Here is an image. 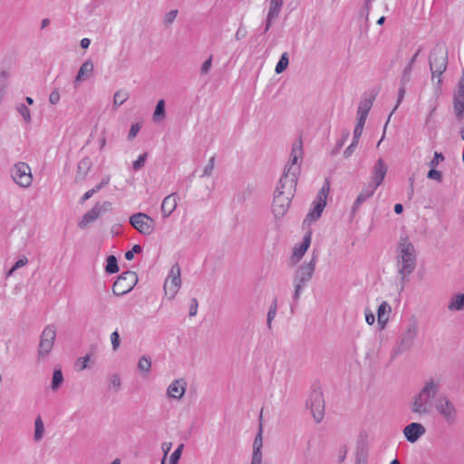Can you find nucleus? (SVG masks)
<instances>
[{"instance_id":"1","label":"nucleus","mask_w":464,"mask_h":464,"mask_svg":"<svg viewBox=\"0 0 464 464\" xmlns=\"http://www.w3.org/2000/svg\"><path fill=\"white\" fill-rule=\"evenodd\" d=\"M303 157V140L299 137L292 144L289 161L285 167L275 191L272 211L276 218H283L290 207L296 188Z\"/></svg>"},{"instance_id":"2","label":"nucleus","mask_w":464,"mask_h":464,"mask_svg":"<svg viewBox=\"0 0 464 464\" xmlns=\"http://www.w3.org/2000/svg\"><path fill=\"white\" fill-rule=\"evenodd\" d=\"M397 266L400 276V291L404 289L405 283L409 281V276L416 268V252L414 246L408 237H401L397 246Z\"/></svg>"},{"instance_id":"3","label":"nucleus","mask_w":464,"mask_h":464,"mask_svg":"<svg viewBox=\"0 0 464 464\" xmlns=\"http://www.w3.org/2000/svg\"><path fill=\"white\" fill-rule=\"evenodd\" d=\"M441 382L440 379L430 378L421 390L414 396L411 410L412 412L422 415L430 411L434 405L436 397L440 390Z\"/></svg>"},{"instance_id":"4","label":"nucleus","mask_w":464,"mask_h":464,"mask_svg":"<svg viewBox=\"0 0 464 464\" xmlns=\"http://www.w3.org/2000/svg\"><path fill=\"white\" fill-rule=\"evenodd\" d=\"M317 259L318 254L314 251L312 259L307 263H303L295 270L293 276V285L295 287L293 298L295 302H298L303 290L306 286L307 283L312 279Z\"/></svg>"},{"instance_id":"5","label":"nucleus","mask_w":464,"mask_h":464,"mask_svg":"<svg viewBox=\"0 0 464 464\" xmlns=\"http://www.w3.org/2000/svg\"><path fill=\"white\" fill-rule=\"evenodd\" d=\"M430 68L432 74V82L440 85L441 82L440 76L447 69L448 64V52L444 45L436 44L430 52Z\"/></svg>"},{"instance_id":"6","label":"nucleus","mask_w":464,"mask_h":464,"mask_svg":"<svg viewBox=\"0 0 464 464\" xmlns=\"http://www.w3.org/2000/svg\"><path fill=\"white\" fill-rule=\"evenodd\" d=\"M10 177L14 184L21 188H29L33 183V174L31 167L24 161H18L11 166L9 169Z\"/></svg>"},{"instance_id":"7","label":"nucleus","mask_w":464,"mask_h":464,"mask_svg":"<svg viewBox=\"0 0 464 464\" xmlns=\"http://www.w3.org/2000/svg\"><path fill=\"white\" fill-rule=\"evenodd\" d=\"M435 409L444 421L453 425L458 420V411L454 403L446 396H439L434 402Z\"/></svg>"},{"instance_id":"8","label":"nucleus","mask_w":464,"mask_h":464,"mask_svg":"<svg viewBox=\"0 0 464 464\" xmlns=\"http://www.w3.org/2000/svg\"><path fill=\"white\" fill-rule=\"evenodd\" d=\"M138 282V276L133 271L121 273L112 285V292L115 295H123L130 292Z\"/></svg>"},{"instance_id":"9","label":"nucleus","mask_w":464,"mask_h":464,"mask_svg":"<svg viewBox=\"0 0 464 464\" xmlns=\"http://www.w3.org/2000/svg\"><path fill=\"white\" fill-rule=\"evenodd\" d=\"M130 224L143 236H150L155 230L154 219L142 212L131 215Z\"/></svg>"},{"instance_id":"10","label":"nucleus","mask_w":464,"mask_h":464,"mask_svg":"<svg viewBox=\"0 0 464 464\" xmlns=\"http://www.w3.org/2000/svg\"><path fill=\"white\" fill-rule=\"evenodd\" d=\"M329 192V185L324 184L319 190L316 199L314 201V208L306 215L304 224L310 225L312 222L316 221L322 215L324 208L326 205L327 194Z\"/></svg>"},{"instance_id":"11","label":"nucleus","mask_w":464,"mask_h":464,"mask_svg":"<svg viewBox=\"0 0 464 464\" xmlns=\"http://www.w3.org/2000/svg\"><path fill=\"white\" fill-rule=\"evenodd\" d=\"M56 337V329L55 326L53 324H49L45 326V328L43 330L41 336H40V342H39V347H38V359H44L52 351L54 341Z\"/></svg>"},{"instance_id":"12","label":"nucleus","mask_w":464,"mask_h":464,"mask_svg":"<svg viewBox=\"0 0 464 464\" xmlns=\"http://www.w3.org/2000/svg\"><path fill=\"white\" fill-rule=\"evenodd\" d=\"M181 285L180 268L178 264L172 266L168 277L164 283L165 294L170 299L174 298L178 294Z\"/></svg>"},{"instance_id":"13","label":"nucleus","mask_w":464,"mask_h":464,"mask_svg":"<svg viewBox=\"0 0 464 464\" xmlns=\"http://www.w3.org/2000/svg\"><path fill=\"white\" fill-rule=\"evenodd\" d=\"M313 418L316 423L321 422L324 417V399L320 391H314L307 401Z\"/></svg>"},{"instance_id":"14","label":"nucleus","mask_w":464,"mask_h":464,"mask_svg":"<svg viewBox=\"0 0 464 464\" xmlns=\"http://www.w3.org/2000/svg\"><path fill=\"white\" fill-rule=\"evenodd\" d=\"M111 206V204L109 201H104L102 204L99 202L96 203L92 209L83 215L82 218L78 223L79 227L84 229L90 223L97 220L102 213L110 210Z\"/></svg>"},{"instance_id":"15","label":"nucleus","mask_w":464,"mask_h":464,"mask_svg":"<svg viewBox=\"0 0 464 464\" xmlns=\"http://www.w3.org/2000/svg\"><path fill=\"white\" fill-rule=\"evenodd\" d=\"M418 335V325L416 322H411L407 324L405 329L401 334L399 343V351L404 352L409 350L414 343Z\"/></svg>"},{"instance_id":"16","label":"nucleus","mask_w":464,"mask_h":464,"mask_svg":"<svg viewBox=\"0 0 464 464\" xmlns=\"http://www.w3.org/2000/svg\"><path fill=\"white\" fill-rule=\"evenodd\" d=\"M388 171L385 161L380 158L372 169V185L378 188L383 181Z\"/></svg>"},{"instance_id":"17","label":"nucleus","mask_w":464,"mask_h":464,"mask_svg":"<svg viewBox=\"0 0 464 464\" xmlns=\"http://www.w3.org/2000/svg\"><path fill=\"white\" fill-rule=\"evenodd\" d=\"M425 432V427L419 422H411L403 429L405 438L411 443L416 442Z\"/></svg>"},{"instance_id":"18","label":"nucleus","mask_w":464,"mask_h":464,"mask_svg":"<svg viewBox=\"0 0 464 464\" xmlns=\"http://www.w3.org/2000/svg\"><path fill=\"white\" fill-rule=\"evenodd\" d=\"M311 240L312 231L308 230L303 238V242L299 246H295L293 250V254L291 256V262L293 264H296L302 259V257L304 256L305 252L307 251L311 245Z\"/></svg>"},{"instance_id":"19","label":"nucleus","mask_w":464,"mask_h":464,"mask_svg":"<svg viewBox=\"0 0 464 464\" xmlns=\"http://www.w3.org/2000/svg\"><path fill=\"white\" fill-rule=\"evenodd\" d=\"M178 199L179 196L176 192H173L163 198L160 207L163 218H169L174 212L178 206Z\"/></svg>"},{"instance_id":"20","label":"nucleus","mask_w":464,"mask_h":464,"mask_svg":"<svg viewBox=\"0 0 464 464\" xmlns=\"http://www.w3.org/2000/svg\"><path fill=\"white\" fill-rule=\"evenodd\" d=\"M187 382L183 379L174 380L167 389V394L172 399L180 400L186 392Z\"/></svg>"},{"instance_id":"21","label":"nucleus","mask_w":464,"mask_h":464,"mask_svg":"<svg viewBox=\"0 0 464 464\" xmlns=\"http://www.w3.org/2000/svg\"><path fill=\"white\" fill-rule=\"evenodd\" d=\"M391 313L392 307L390 304L386 301L382 302L377 310V321L381 329L385 328Z\"/></svg>"},{"instance_id":"22","label":"nucleus","mask_w":464,"mask_h":464,"mask_svg":"<svg viewBox=\"0 0 464 464\" xmlns=\"http://www.w3.org/2000/svg\"><path fill=\"white\" fill-rule=\"evenodd\" d=\"M376 189H377V188H375L372 184H369L368 186L364 187L361 190V192L359 193V195L357 196V198L355 199V201L353 203V211L355 212L364 201H366L369 198H371L374 194Z\"/></svg>"},{"instance_id":"23","label":"nucleus","mask_w":464,"mask_h":464,"mask_svg":"<svg viewBox=\"0 0 464 464\" xmlns=\"http://www.w3.org/2000/svg\"><path fill=\"white\" fill-rule=\"evenodd\" d=\"M450 312H459L464 310V294L459 293L454 295L447 306Z\"/></svg>"},{"instance_id":"24","label":"nucleus","mask_w":464,"mask_h":464,"mask_svg":"<svg viewBox=\"0 0 464 464\" xmlns=\"http://www.w3.org/2000/svg\"><path fill=\"white\" fill-rule=\"evenodd\" d=\"M92 160L90 158H83L77 166L76 179L82 180L87 176L92 168Z\"/></svg>"},{"instance_id":"25","label":"nucleus","mask_w":464,"mask_h":464,"mask_svg":"<svg viewBox=\"0 0 464 464\" xmlns=\"http://www.w3.org/2000/svg\"><path fill=\"white\" fill-rule=\"evenodd\" d=\"M93 72V63L91 60L85 61L80 67L75 81L80 82H82L85 76H89Z\"/></svg>"},{"instance_id":"26","label":"nucleus","mask_w":464,"mask_h":464,"mask_svg":"<svg viewBox=\"0 0 464 464\" xmlns=\"http://www.w3.org/2000/svg\"><path fill=\"white\" fill-rule=\"evenodd\" d=\"M453 108L459 121L464 119V97L454 96Z\"/></svg>"},{"instance_id":"27","label":"nucleus","mask_w":464,"mask_h":464,"mask_svg":"<svg viewBox=\"0 0 464 464\" xmlns=\"http://www.w3.org/2000/svg\"><path fill=\"white\" fill-rule=\"evenodd\" d=\"M263 437H262V427L260 426L258 433L256 435L253 442V453L252 456H263Z\"/></svg>"},{"instance_id":"28","label":"nucleus","mask_w":464,"mask_h":464,"mask_svg":"<svg viewBox=\"0 0 464 464\" xmlns=\"http://www.w3.org/2000/svg\"><path fill=\"white\" fill-rule=\"evenodd\" d=\"M283 5L282 0H271L267 15L271 18H277Z\"/></svg>"},{"instance_id":"29","label":"nucleus","mask_w":464,"mask_h":464,"mask_svg":"<svg viewBox=\"0 0 464 464\" xmlns=\"http://www.w3.org/2000/svg\"><path fill=\"white\" fill-rule=\"evenodd\" d=\"M129 92L126 90H119L113 95V106L119 107L129 99Z\"/></svg>"},{"instance_id":"30","label":"nucleus","mask_w":464,"mask_h":464,"mask_svg":"<svg viewBox=\"0 0 464 464\" xmlns=\"http://www.w3.org/2000/svg\"><path fill=\"white\" fill-rule=\"evenodd\" d=\"M151 368V359L150 356L143 355L138 362V369L140 372L148 374Z\"/></svg>"},{"instance_id":"31","label":"nucleus","mask_w":464,"mask_h":464,"mask_svg":"<svg viewBox=\"0 0 464 464\" xmlns=\"http://www.w3.org/2000/svg\"><path fill=\"white\" fill-rule=\"evenodd\" d=\"M165 118V102L164 100H160L157 102L155 111L153 112V120L155 121H160Z\"/></svg>"},{"instance_id":"32","label":"nucleus","mask_w":464,"mask_h":464,"mask_svg":"<svg viewBox=\"0 0 464 464\" xmlns=\"http://www.w3.org/2000/svg\"><path fill=\"white\" fill-rule=\"evenodd\" d=\"M107 265H106V267H105V271L106 273L108 274H115L119 271V266H118V261H117V258L114 256H109L107 257Z\"/></svg>"},{"instance_id":"33","label":"nucleus","mask_w":464,"mask_h":464,"mask_svg":"<svg viewBox=\"0 0 464 464\" xmlns=\"http://www.w3.org/2000/svg\"><path fill=\"white\" fill-rule=\"evenodd\" d=\"M288 63H289L288 53H282L278 63L276 65V69H275L276 72L277 74L282 73L287 68Z\"/></svg>"},{"instance_id":"34","label":"nucleus","mask_w":464,"mask_h":464,"mask_svg":"<svg viewBox=\"0 0 464 464\" xmlns=\"http://www.w3.org/2000/svg\"><path fill=\"white\" fill-rule=\"evenodd\" d=\"M44 431V426L40 417H38L34 421V440L38 441L43 438Z\"/></svg>"},{"instance_id":"35","label":"nucleus","mask_w":464,"mask_h":464,"mask_svg":"<svg viewBox=\"0 0 464 464\" xmlns=\"http://www.w3.org/2000/svg\"><path fill=\"white\" fill-rule=\"evenodd\" d=\"M16 110L25 123L28 124L31 122V121H32L31 112H30L29 108L25 104L17 105Z\"/></svg>"},{"instance_id":"36","label":"nucleus","mask_w":464,"mask_h":464,"mask_svg":"<svg viewBox=\"0 0 464 464\" xmlns=\"http://www.w3.org/2000/svg\"><path fill=\"white\" fill-rule=\"evenodd\" d=\"M277 312V303L276 300H274L273 303L270 304L268 312H267V318H266V324L267 327L271 329L272 326V321L275 319Z\"/></svg>"},{"instance_id":"37","label":"nucleus","mask_w":464,"mask_h":464,"mask_svg":"<svg viewBox=\"0 0 464 464\" xmlns=\"http://www.w3.org/2000/svg\"><path fill=\"white\" fill-rule=\"evenodd\" d=\"M375 99V95L370 94L369 96H364L359 105V108L367 111H371L372 107L373 101Z\"/></svg>"},{"instance_id":"38","label":"nucleus","mask_w":464,"mask_h":464,"mask_svg":"<svg viewBox=\"0 0 464 464\" xmlns=\"http://www.w3.org/2000/svg\"><path fill=\"white\" fill-rule=\"evenodd\" d=\"M349 136V130H346L343 132L342 138L337 141L335 148L330 153L332 157L335 156L339 152V150L343 146Z\"/></svg>"},{"instance_id":"39","label":"nucleus","mask_w":464,"mask_h":464,"mask_svg":"<svg viewBox=\"0 0 464 464\" xmlns=\"http://www.w3.org/2000/svg\"><path fill=\"white\" fill-rule=\"evenodd\" d=\"M63 381V372L61 370H54L52 380V389L57 390Z\"/></svg>"},{"instance_id":"40","label":"nucleus","mask_w":464,"mask_h":464,"mask_svg":"<svg viewBox=\"0 0 464 464\" xmlns=\"http://www.w3.org/2000/svg\"><path fill=\"white\" fill-rule=\"evenodd\" d=\"M214 168H215V156H212L208 160V162L206 165V167L204 168L201 177H210L213 173Z\"/></svg>"},{"instance_id":"41","label":"nucleus","mask_w":464,"mask_h":464,"mask_svg":"<svg viewBox=\"0 0 464 464\" xmlns=\"http://www.w3.org/2000/svg\"><path fill=\"white\" fill-rule=\"evenodd\" d=\"M183 447V444L179 445V447L171 453L169 457V464H178L181 457Z\"/></svg>"},{"instance_id":"42","label":"nucleus","mask_w":464,"mask_h":464,"mask_svg":"<svg viewBox=\"0 0 464 464\" xmlns=\"http://www.w3.org/2000/svg\"><path fill=\"white\" fill-rule=\"evenodd\" d=\"M110 385L113 387L115 392L120 391L121 387V381L117 373H113L109 378Z\"/></svg>"},{"instance_id":"43","label":"nucleus","mask_w":464,"mask_h":464,"mask_svg":"<svg viewBox=\"0 0 464 464\" xmlns=\"http://www.w3.org/2000/svg\"><path fill=\"white\" fill-rule=\"evenodd\" d=\"M359 143V140H354L353 137L352 143L344 150L343 156L345 159L350 158L353 153L354 152L355 149L357 148Z\"/></svg>"},{"instance_id":"44","label":"nucleus","mask_w":464,"mask_h":464,"mask_svg":"<svg viewBox=\"0 0 464 464\" xmlns=\"http://www.w3.org/2000/svg\"><path fill=\"white\" fill-rule=\"evenodd\" d=\"M147 160V153L140 154L136 160L133 161L132 167L135 170L141 169Z\"/></svg>"},{"instance_id":"45","label":"nucleus","mask_w":464,"mask_h":464,"mask_svg":"<svg viewBox=\"0 0 464 464\" xmlns=\"http://www.w3.org/2000/svg\"><path fill=\"white\" fill-rule=\"evenodd\" d=\"M9 77V72L6 71L0 72V93L4 94L5 88L7 84V80Z\"/></svg>"},{"instance_id":"46","label":"nucleus","mask_w":464,"mask_h":464,"mask_svg":"<svg viewBox=\"0 0 464 464\" xmlns=\"http://www.w3.org/2000/svg\"><path fill=\"white\" fill-rule=\"evenodd\" d=\"M111 342L112 349L114 351H117L121 344L120 334H119L118 331H114L113 333L111 334Z\"/></svg>"},{"instance_id":"47","label":"nucleus","mask_w":464,"mask_h":464,"mask_svg":"<svg viewBox=\"0 0 464 464\" xmlns=\"http://www.w3.org/2000/svg\"><path fill=\"white\" fill-rule=\"evenodd\" d=\"M178 13L179 12L176 9L168 12L164 16V24L167 25L171 24L175 21Z\"/></svg>"},{"instance_id":"48","label":"nucleus","mask_w":464,"mask_h":464,"mask_svg":"<svg viewBox=\"0 0 464 464\" xmlns=\"http://www.w3.org/2000/svg\"><path fill=\"white\" fill-rule=\"evenodd\" d=\"M364 124H365L364 121H360L357 120V124L353 130V135L354 140H360V137L362 136V133L363 130Z\"/></svg>"},{"instance_id":"49","label":"nucleus","mask_w":464,"mask_h":464,"mask_svg":"<svg viewBox=\"0 0 464 464\" xmlns=\"http://www.w3.org/2000/svg\"><path fill=\"white\" fill-rule=\"evenodd\" d=\"M142 251V248L140 245H134L131 250H129L125 253V258L127 260H132L134 257V254H139Z\"/></svg>"},{"instance_id":"50","label":"nucleus","mask_w":464,"mask_h":464,"mask_svg":"<svg viewBox=\"0 0 464 464\" xmlns=\"http://www.w3.org/2000/svg\"><path fill=\"white\" fill-rule=\"evenodd\" d=\"M404 85L405 84L402 83V86L400 87V89H399V92H398V101H397V103H396L393 111L389 115L388 121H390V118L392 117V114L397 110V108L399 107L400 103L401 102V101H402V99L404 97V94H405V87H404Z\"/></svg>"},{"instance_id":"51","label":"nucleus","mask_w":464,"mask_h":464,"mask_svg":"<svg viewBox=\"0 0 464 464\" xmlns=\"http://www.w3.org/2000/svg\"><path fill=\"white\" fill-rule=\"evenodd\" d=\"M212 66V56L208 58L201 65L200 72L201 74H208Z\"/></svg>"},{"instance_id":"52","label":"nucleus","mask_w":464,"mask_h":464,"mask_svg":"<svg viewBox=\"0 0 464 464\" xmlns=\"http://www.w3.org/2000/svg\"><path fill=\"white\" fill-rule=\"evenodd\" d=\"M411 70H412V65H411V64H408V65L404 68V70H403V72H402V77H401V82H402L403 84H405L407 82H409V81H410V75H411Z\"/></svg>"},{"instance_id":"53","label":"nucleus","mask_w":464,"mask_h":464,"mask_svg":"<svg viewBox=\"0 0 464 464\" xmlns=\"http://www.w3.org/2000/svg\"><path fill=\"white\" fill-rule=\"evenodd\" d=\"M427 177L430 179H435V180H438V181H440L441 179H442V174L440 171L435 169L434 168H432L429 172H428V175Z\"/></svg>"},{"instance_id":"54","label":"nucleus","mask_w":464,"mask_h":464,"mask_svg":"<svg viewBox=\"0 0 464 464\" xmlns=\"http://www.w3.org/2000/svg\"><path fill=\"white\" fill-rule=\"evenodd\" d=\"M60 101V92L57 89L53 90L49 95V102L55 105Z\"/></svg>"},{"instance_id":"55","label":"nucleus","mask_w":464,"mask_h":464,"mask_svg":"<svg viewBox=\"0 0 464 464\" xmlns=\"http://www.w3.org/2000/svg\"><path fill=\"white\" fill-rule=\"evenodd\" d=\"M90 361V355L87 354L83 357H81L77 360L76 364L80 366V370H84L88 366V362Z\"/></svg>"},{"instance_id":"56","label":"nucleus","mask_w":464,"mask_h":464,"mask_svg":"<svg viewBox=\"0 0 464 464\" xmlns=\"http://www.w3.org/2000/svg\"><path fill=\"white\" fill-rule=\"evenodd\" d=\"M140 125L139 123L132 124L130 127V130L129 131L128 138L130 140L135 138L137 136L138 132L140 131Z\"/></svg>"},{"instance_id":"57","label":"nucleus","mask_w":464,"mask_h":464,"mask_svg":"<svg viewBox=\"0 0 464 464\" xmlns=\"http://www.w3.org/2000/svg\"><path fill=\"white\" fill-rule=\"evenodd\" d=\"M198 303L196 298L191 299L190 307H189V316H195L198 312Z\"/></svg>"},{"instance_id":"58","label":"nucleus","mask_w":464,"mask_h":464,"mask_svg":"<svg viewBox=\"0 0 464 464\" xmlns=\"http://www.w3.org/2000/svg\"><path fill=\"white\" fill-rule=\"evenodd\" d=\"M171 447H172V443L171 442H163L162 445H161V449L164 452V457L161 460V464H165V459L167 458V455L169 453V451L171 450Z\"/></svg>"},{"instance_id":"59","label":"nucleus","mask_w":464,"mask_h":464,"mask_svg":"<svg viewBox=\"0 0 464 464\" xmlns=\"http://www.w3.org/2000/svg\"><path fill=\"white\" fill-rule=\"evenodd\" d=\"M110 176H105L104 178H102V179L101 180V182L99 184H97L93 188L95 189L96 192H98L99 190H101L102 188H104L105 186H107L109 183H110Z\"/></svg>"},{"instance_id":"60","label":"nucleus","mask_w":464,"mask_h":464,"mask_svg":"<svg viewBox=\"0 0 464 464\" xmlns=\"http://www.w3.org/2000/svg\"><path fill=\"white\" fill-rule=\"evenodd\" d=\"M365 321L370 325L373 324L375 322V316L373 313L369 309H365Z\"/></svg>"},{"instance_id":"61","label":"nucleus","mask_w":464,"mask_h":464,"mask_svg":"<svg viewBox=\"0 0 464 464\" xmlns=\"http://www.w3.org/2000/svg\"><path fill=\"white\" fill-rule=\"evenodd\" d=\"M443 160H444V157L441 153L435 152L434 158L430 161V165L432 168H435L439 164V162L442 161Z\"/></svg>"},{"instance_id":"62","label":"nucleus","mask_w":464,"mask_h":464,"mask_svg":"<svg viewBox=\"0 0 464 464\" xmlns=\"http://www.w3.org/2000/svg\"><path fill=\"white\" fill-rule=\"evenodd\" d=\"M28 263V259L25 256H23L21 258H19L14 265V269L21 268L24 266Z\"/></svg>"},{"instance_id":"63","label":"nucleus","mask_w":464,"mask_h":464,"mask_svg":"<svg viewBox=\"0 0 464 464\" xmlns=\"http://www.w3.org/2000/svg\"><path fill=\"white\" fill-rule=\"evenodd\" d=\"M357 114H358V119L357 120L360 121H364L365 122L366 119L368 117L369 111L358 108Z\"/></svg>"},{"instance_id":"64","label":"nucleus","mask_w":464,"mask_h":464,"mask_svg":"<svg viewBox=\"0 0 464 464\" xmlns=\"http://www.w3.org/2000/svg\"><path fill=\"white\" fill-rule=\"evenodd\" d=\"M454 96L464 97V80L463 79L459 82L458 90H457L456 93L454 94Z\"/></svg>"}]
</instances>
